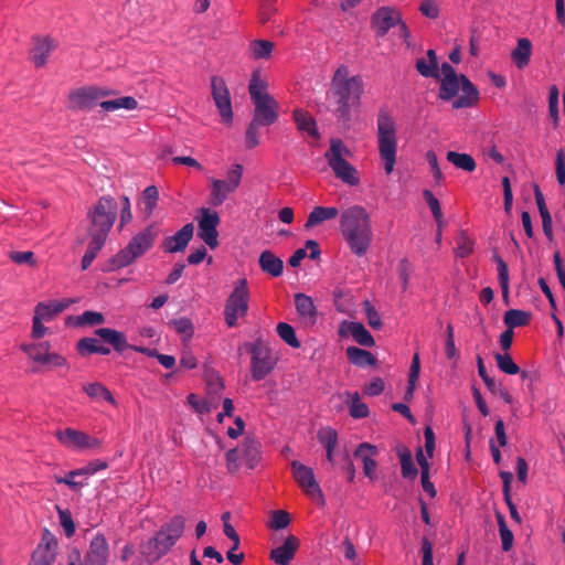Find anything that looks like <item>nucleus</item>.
Wrapping results in <instances>:
<instances>
[{
  "instance_id": "f257e3e1",
  "label": "nucleus",
  "mask_w": 565,
  "mask_h": 565,
  "mask_svg": "<svg viewBox=\"0 0 565 565\" xmlns=\"http://www.w3.org/2000/svg\"><path fill=\"white\" fill-rule=\"evenodd\" d=\"M364 92L363 79L359 75L349 76V68L340 65L331 81L330 94L333 99V114L338 121L349 125L352 108L360 104Z\"/></svg>"
},
{
  "instance_id": "f03ea898",
  "label": "nucleus",
  "mask_w": 565,
  "mask_h": 565,
  "mask_svg": "<svg viewBox=\"0 0 565 565\" xmlns=\"http://www.w3.org/2000/svg\"><path fill=\"white\" fill-rule=\"evenodd\" d=\"M339 226L350 250L359 257L365 255L373 239L367 211L361 205L345 209L341 214Z\"/></svg>"
},
{
  "instance_id": "7ed1b4c3",
  "label": "nucleus",
  "mask_w": 565,
  "mask_h": 565,
  "mask_svg": "<svg viewBox=\"0 0 565 565\" xmlns=\"http://www.w3.org/2000/svg\"><path fill=\"white\" fill-rule=\"evenodd\" d=\"M376 137L380 158L384 161L385 172L390 174L396 163L397 136L395 119L386 108H380L377 113Z\"/></svg>"
},
{
  "instance_id": "20e7f679",
  "label": "nucleus",
  "mask_w": 565,
  "mask_h": 565,
  "mask_svg": "<svg viewBox=\"0 0 565 565\" xmlns=\"http://www.w3.org/2000/svg\"><path fill=\"white\" fill-rule=\"evenodd\" d=\"M118 204L110 195L102 196L88 212L90 238L106 242L108 234L117 218Z\"/></svg>"
},
{
  "instance_id": "39448f33",
  "label": "nucleus",
  "mask_w": 565,
  "mask_h": 565,
  "mask_svg": "<svg viewBox=\"0 0 565 565\" xmlns=\"http://www.w3.org/2000/svg\"><path fill=\"white\" fill-rule=\"evenodd\" d=\"M350 156V149L339 138L331 139L330 147L324 152V158L335 178L350 186H356L360 183V175L355 167L347 160Z\"/></svg>"
},
{
  "instance_id": "423d86ee",
  "label": "nucleus",
  "mask_w": 565,
  "mask_h": 565,
  "mask_svg": "<svg viewBox=\"0 0 565 565\" xmlns=\"http://www.w3.org/2000/svg\"><path fill=\"white\" fill-rule=\"evenodd\" d=\"M158 234L159 230L154 224L148 225L136 234L129 244L114 257V265L116 267H124L131 264L153 246Z\"/></svg>"
},
{
  "instance_id": "0eeeda50",
  "label": "nucleus",
  "mask_w": 565,
  "mask_h": 565,
  "mask_svg": "<svg viewBox=\"0 0 565 565\" xmlns=\"http://www.w3.org/2000/svg\"><path fill=\"white\" fill-rule=\"evenodd\" d=\"M109 557V545L102 533H97L89 543L84 559L77 548H72L67 556V565H107Z\"/></svg>"
},
{
  "instance_id": "6e6552de",
  "label": "nucleus",
  "mask_w": 565,
  "mask_h": 565,
  "mask_svg": "<svg viewBox=\"0 0 565 565\" xmlns=\"http://www.w3.org/2000/svg\"><path fill=\"white\" fill-rule=\"evenodd\" d=\"M247 345L252 353V377L254 381H260L274 370L276 360L273 358L270 349L262 340H256Z\"/></svg>"
},
{
  "instance_id": "1a4fd4ad",
  "label": "nucleus",
  "mask_w": 565,
  "mask_h": 565,
  "mask_svg": "<svg viewBox=\"0 0 565 565\" xmlns=\"http://www.w3.org/2000/svg\"><path fill=\"white\" fill-rule=\"evenodd\" d=\"M292 476L303 492L313 500L324 504V497L319 483L316 480L313 470L298 460L290 463Z\"/></svg>"
},
{
  "instance_id": "9d476101",
  "label": "nucleus",
  "mask_w": 565,
  "mask_h": 565,
  "mask_svg": "<svg viewBox=\"0 0 565 565\" xmlns=\"http://www.w3.org/2000/svg\"><path fill=\"white\" fill-rule=\"evenodd\" d=\"M248 298L246 285H238L230 295L224 309L225 321L230 328L235 327L237 319L247 313Z\"/></svg>"
},
{
  "instance_id": "9b49d317",
  "label": "nucleus",
  "mask_w": 565,
  "mask_h": 565,
  "mask_svg": "<svg viewBox=\"0 0 565 565\" xmlns=\"http://www.w3.org/2000/svg\"><path fill=\"white\" fill-rule=\"evenodd\" d=\"M109 94L108 89L96 86L77 88L68 96L70 108L74 110L90 109L97 105L100 98Z\"/></svg>"
},
{
  "instance_id": "f8f14e48",
  "label": "nucleus",
  "mask_w": 565,
  "mask_h": 565,
  "mask_svg": "<svg viewBox=\"0 0 565 565\" xmlns=\"http://www.w3.org/2000/svg\"><path fill=\"white\" fill-rule=\"evenodd\" d=\"M212 97L220 113L222 121L231 124L233 121V110L230 90L222 77L213 76L211 79Z\"/></svg>"
},
{
  "instance_id": "ddd939ff",
  "label": "nucleus",
  "mask_w": 565,
  "mask_h": 565,
  "mask_svg": "<svg viewBox=\"0 0 565 565\" xmlns=\"http://www.w3.org/2000/svg\"><path fill=\"white\" fill-rule=\"evenodd\" d=\"M200 213L199 236L207 246L215 248L218 245L216 228L221 222L218 213L206 207H201Z\"/></svg>"
},
{
  "instance_id": "4468645a",
  "label": "nucleus",
  "mask_w": 565,
  "mask_h": 565,
  "mask_svg": "<svg viewBox=\"0 0 565 565\" xmlns=\"http://www.w3.org/2000/svg\"><path fill=\"white\" fill-rule=\"evenodd\" d=\"M56 437L64 446L76 450L97 449L102 445L99 439L73 428L56 431Z\"/></svg>"
},
{
  "instance_id": "2eb2a0df",
  "label": "nucleus",
  "mask_w": 565,
  "mask_h": 565,
  "mask_svg": "<svg viewBox=\"0 0 565 565\" xmlns=\"http://www.w3.org/2000/svg\"><path fill=\"white\" fill-rule=\"evenodd\" d=\"M255 108L253 114V120L263 125L270 126L278 119V103L274 97H263L262 99L253 102Z\"/></svg>"
},
{
  "instance_id": "dca6fc26",
  "label": "nucleus",
  "mask_w": 565,
  "mask_h": 565,
  "mask_svg": "<svg viewBox=\"0 0 565 565\" xmlns=\"http://www.w3.org/2000/svg\"><path fill=\"white\" fill-rule=\"evenodd\" d=\"M401 14L391 7H381L372 15V26L376 35L383 38L390 29L401 22Z\"/></svg>"
},
{
  "instance_id": "f3484780",
  "label": "nucleus",
  "mask_w": 565,
  "mask_h": 565,
  "mask_svg": "<svg viewBox=\"0 0 565 565\" xmlns=\"http://www.w3.org/2000/svg\"><path fill=\"white\" fill-rule=\"evenodd\" d=\"M163 534L158 532L140 547L141 555L150 564L159 561L172 547L171 542H168Z\"/></svg>"
},
{
  "instance_id": "a211bd4d",
  "label": "nucleus",
  "mask_w": 565,
  "mask_h": 565,
  "mask_svg": "<svg viewBox=\"0 0 565 565\" xmlns=\"http://www.w3.org/2000/svg\"><path fill=\"white\" fill-rule=\"evenodd\" d=\"M57 546V541L45 534L33 552L29 565H52L56 557Z\"/></svg>"
},
{
  "instance_id": "6ab92c4d",
  "label": "nucleus",
  "mask_w": 565,
  "mask_h": 565,
  "mask_svg": "<svg viewBox=\"0 0 565 565\" xmlns=\"http://www.w3.org/2000/svg\"><path fill=\"white\" fill-rule=\"evenodd\" d=\"M300 546V541L295 535H288L285 542L270 551L269 558L277 565H289Z\"/></svg>"
},
{
  "instance_id": "aec40b11",
  "label": "nucleus",
  "mask_w": 565,
  "mask_h": 565,
  "mask_svg": "<svg viewBox=\"0 0 565 565\" xmlns=\"http://www.w3.org/2000/svg\"><path fill=\"white\" fill-rule=\"evenodd\" d=\"M193 224L188 223L174 235L164 238L162 249L167 253H177L185 249L193 236Z\"/></svg>"
},
{
  "instance_id": "412c9836",
  "label": "nucleus",
  "mask_w": 565,
  "mask_h": 565,
  "mask_svg": "<svg viewBox=\"0 0 565 565\" xmlns=\"http://www.w3.org/2000/svg\"><path fill=\"white\" fill-rule=\"evenodd\" d=\"M377 454V448L369 443H362L354 450V457L363 462L364 475L371 480L376 478V461L374 457Z\"/></svg>"
},
{
  "instance_id": "4be33fe9",
  "label": "nucleus",
  "mask_w": 565,
  "mask_h": 565,
  "mask_svg": "<svg viewBox=\"0 0 565 565\" xmlns=\"http://www.w3.org/2000/svg\"><path fill=\"white\" fill-rule=\"evenodd\" d=\"M460 79V89L462 90V95L452 102V108L455 109L472 107L479 102L478 88L469 81L466 75L461 74Z\"/></svg>"
},
{
  "instance_id": "5701e85b",
  "label": "nucleus",
  "mask_w": 565,
  "mask_h": 565,
  "mask_svg": "<svg viewBox=\"0 0 565 565\" xmlns=\"http://www.w3.org/2000/svg\"><path fill=\"white\" fill-rule=\"evenodd\" d=\"M295 306L298 316L306 326H313L317 321V309L311 297L305 294L295 295Z\"/></svg>"
},
{
  "instance_id": "b1692460",
  "label": "nucleus",
  "mask_w": 565,
  "mask_h": 565,
  "mask_svg": "<svg viewBox=\"0 0 565 565\" xmlns=\"http://www.w3.org/2000/svg\"><path fill=\"white\" fill-rule=\"evenodd\" d=\"M95 334L106 343L110 344L118 353H121L125 350L131 348V345L127 342L126 335L118 330L110 328H99L95 330Z\"/></svg>"
},
{
  "instance_id": "393cba45",
  "label": "nucleus",
  "mask_w": 565,
  "mask_h": 565,
  "mask_svg": "<svg viewBox=\"0 0 565 565\" xmlns=\"http://www.w3.org/2000/svg\"><path fill=\"white\" fill-rule=\"evenodd\" d=\"M260 269L273 278L279 277L284 271V262L273 252L266 249L258 258Z\"/></svg>"
},
{
  "instance_id": "a878e982",
  "label": "nucleus",
  "mask_w": 565,
  "mask_h": 565,
  "mask_svg": "<svg viewBox=\"0 0 565 565\" xmlns=\"http://www.w3.org/2000/svg\"><path fill=\"white\" fill-rule=\"evenodd\" d=\"M55 47V43L51 38H34L32 49V61L36 67L43 66L50 53Z\"/></svg>"
},
{
  "instance_id": "bb28decb",
  "label": "nucleus",
  "mask_w": 565,
  "mask_h": 565,
  "mask_svg": "<svg viewBox=\"0 0 565 565\" xmlns=\"http://www.w3.org/2000/svg\"><path fill=\"white\" fill-rule=\"evenodd\" d=\"M292 119L296 124L297 129L301 134H308L309 136L316 139L320 137L317 122L308 111L303 109H295L292 113Z\"/></svg>"
},
{
  "instance_id": "cd10ccee",
  "label": "nucleus",
  "mask_w": 565,
  "mask_h": 565,
  "mask_svg": "<svg viewBox=\"0 0 565 565\" xmlns=\"http://www.w3.org/2000/svg\"><path fill=\"white\" fill-rule=\"evenodd\" d=\"M338 215L339 210L334 206H316L309 213L305 228L310 230L326 221L334 220Z\"/></svg>"
},
{
  "instance_id": "c85d7f7f",
  "label": "nucleus",
  "mask_w": 565,
  "mask_h": 565,
  "mask_svg": "<svg viewBox=\"0 0 565 565\" xmlns=\"http://www.w3.org/2000/svg\"><path fill=\"white\" fill-rule=\"evenodd\" d=\"M318 441L324 447L327 460L334 463V448L338 443V434L331 427H322L317 434Z\"/></svg>"
},
{
  "instance_id": "c756f323",
  "label": "nucleus",
  "mask_w": 565,
  "mask_h": 565,
  "mask_svg": "<svg viewBox=\"0 0 565 565\" xmlns=\"http://www.w3.org/2000/svg\"><path fill=\"white\" fill-rule=\"evenodd\" d=\"M532 54V43L526 38L518 40L516 47L512 51L511 56L519 70H523L530 63Z\"/></svg>"
},
{
  "instance_id": "7c9ffc66",
  "label": "nucleus",
  "mask_w": 565,
  "mask_h": 565,
  "mask_svg": "<svg viewBox=\"0 0 565 565\" xmlns=\"http://www.w3.org/2000/svg\"><path fill=\"white\" fill-rule=\"evenodd\" d=\"M344 326L359 344L364 347H373L375 344L374 338L361 322H343L340 332L343 331Z\"/></svg>"
},
{
  "instance_id": "2f4dec72",
  "label": "nucleus",
  "mask_w": 565,
  "mask_h": 565,
  "mask_svg": "<svg viewBox=\"0 0 565 565\" xmlns=\"http://www.w3.org/2000/svg\"><path fill=\"white\" fill-rule=\"evenodd\" d=\"M21 350L28 354V356L34 362L46 364L47 356L50 354L51 344L47 341L39 343H23Z\"/></svg>"
},
{
  "instance_id": "473e14b6",
  "label": "nucleus",
  "mask_w": 565,
  "mask_h": 565,
  "mask_svg": "<svg viewBox=\"0 0 565 565\" xmlns=\"http://www.w3.org/2000/svg\"><path fill=\"white\" fill-rule=\"evenodd\" d=\"M260 444L254 438L246 437L242 445V457L249 469H254L260 460Z\"/></svg>"
},
{
  "instance_id": "72a5a7b5",
  "label": "nucleus",
  "mask_w": 565,
  "mask_h": 565,
  "mask_svg": "<svg viewBox=\"0 0 565 565\" xmlns=\"http://www.w3.org/2000/svg\"><path fill=\"white\" fill-rule=\"evenodd\" d=\"M347 358L352 364L360 367L374 366L377 363L376 358L370 351L356 347L347 349Z\"/></svg>"
},
{
  "instance_id": "f704fd0d",
  "label": "nucleus",
  "mask_w": 565,
  "mask_h": 565,
  "mask_svg": "<svg viewBox=\"0 0 565 565\" xmlns=\"http://www.w3.org/2000/svg\"><path fill=\"white\" fill-rule=\"evenodd\" d=\"M236 191L235 188L230 185L228 181L214 179L212 180L211 203L218 206L225 202L230 193Z\"/></svg>"
},
{
  "instance_id": "c9c22d12",
  "label": "nucleus",
  "mask_w": 565,
  "mask_h": 565,
  "mask_svg": "<svg viewBox=\"0 0 565 565\" xmlns=\"http://www.w3.org/2000/svg\"><path fill=\"white\" fill-rule=\"evenodd\" d=\"M184 525V518L182 515H177L171 519L169 523L164 524L159 532L164 533L163 536L168 542H171V545L173 546L177 540L182 535Z\"/></svg>"
},
{
  "instance_id": "e433bc0d",
  "label": "nucleus",
  "mask_w": 565,
  "mask_h": 565,
  "mask_svg": "<svg viewBox=\"0 0 565 565\" xmlns=\"http://www.w3.org/2000/svg\"><path fill=\"white\" fill-rule=\"evenodd\" d=\"M67 306L60 301L40 302L35 306L34 315L45 321L52 320L57 313L65 310Z\"/></svg>"
},
{
  "instance_id": "4c0bfd02",
  "label": "nucleus",
  "mask_w": 565,
  "mask_h": 565,
  "mask_svg": "<svg viewBox=\"0 0 565 565\" xmlns=\"http://www.w3.org/2000/svg\"><path fill=\"white\" fill-rule=\"evenodd\" d=\"M83 391L93 399L103 398L104 401L116 405V399L114 398L111 392L102 383H87L83 385Z\"/></svg>"
},
{
  "instance_id": "58836bf2",
  "label": "nucleus",
  "mask_w": 565,
  "mask_h": 565,
  "mask_svg": "<svg viewBox=\"0 0 565 565\" xmlns=\"http://www.w3.org/2000/svg\"><path fill=\"white\" fill-rule=\"evenodd\" d=\"M99 106L106 111H115L118 109H136L138 102L135 97L124 96L111 100L100 102Z\"/></svg>"
},
{
  "instance_id": "ea45409f",
  "label": "nucleus",
  "mask_w": 565,
  "mask_h": 565,
  "mask_svg": "<svg viewBox=\"0 0 565 565\" xmlns=\"http://www.w3.org/2000/svg\"><path fill=\"white\" fill-rule=\"evenodd\" d=\"M447 160L450 163H452L456 168L461 169L467 172H472L477 167L473 157L468 153L448 151Z\"/></svg>"
},
{
  "instance_id": "a19ab883",
  "label": "nucleus",
  "mask_w": 565,
  "mask_h": 565,
  "mask_svg": "<svg viewBox=\"0 0 565 565\" xmlns=\"http://www.w3.org/2000/svg\"><path fill=\"white\" fill-rule=\"evenodd\" d=\"M398 457L401 460L402 476L406 479H415L418 475V470L415 467L412 458V452L406 447L398 449Z\"/></svg>"
},
{
  "instance_id": "79ce46f5",
  "label": "nucleus",
  "mask_w": 565,
  "mask_h": 565,
  "mask_svg": "<svg viewBox=\"0 0 565 565\" xmlns=\"http://www.w3.org/2000/svg\"><path fill=\"white\" fill-rule=\"evenodd\" d=\"M531 315L519 309H510L504 313L503 321L510 329L529 324Z\"/></svg>"
},
{
  "instance_id": "37998d69",
  "label": "nucleus",
  "mask_w": 565,
  "mask_h": 565,
  "mask_svg": "<svg viewBox=\"0 0 565 565\" xmlns=\"http://www.w3.org/2000/svg\"><path fill=\"white\" fill-rule=\"evenodd\" d=\"M254 60H267L274 50V43L268 40H254L249 44Z\"/></svg>"
},
{
  "instance_id": "c03bdc74",
  "label": "nucleus",
  "mask_w": 565,
  "mask_h": 565,
  "mask_svg": "<svg viewBox=\"0 0 565 565\" xmlns=\"http://www.w3.org/2000/svg\"><path fill=\"white\" fill-rule=\"evenodd\" d=\"M461 79L459 77L440 79L439 98L450 100L455 98L460 89Z\"/></svg>"
},
{
  "instance_id": "a18cd8bd",
  "label": "nucleus",
  "mask_w": 565,
  "mask_h": 565,
  "mask_svg": "<svg viewBox=\"0 0 565 565\" xmlns=\"http://www.w3.org/2000/svg\"><path fill=\"white\" fill-rule=\"evenodd\" d=\"M159 200V190L156 185L147 186L142 192L143 211L147 217H150Z\"/></svg>"
},
{
  "instance_id": "49530a36",
  "label": "nucleus",
  "mask_w": 565,
  "mask_h": 565,
  "mask_svg": "<svg viewBox=\"0 0 565 565\" xmlns=\"http://www.w3.org/2000/svg\"><path fill=\"white\" fill-rule=\"evenodd\" d=\"M350 397L349 402V413L353 418H365L369 415V407L366 404L361 402L360 395L358 392L347 393Z\"/></svg>"
},
{
  "instance_id": "de8ad7c7",
  "label": "nucleus",
  "mask_w": 565,
  "mask_h": 565,
  "mask_svg": "<svg viewBox=\"0 0 565 565\" xmlns=\"http://www.w3.org/2000/svg\"><path fill=\"white\" fill-rule=\"evenodd\" d=\"M495 516H497V521H498V525H499V533H500V537H501V542H502V550L504 552H509L513 546V541H514L513 533L508 527V525L505 523L504 515L502 513L497 512Z\"/></svg>"
},
{
  "instance_id": "09e8293b",
  "label": "nucleus",
  "mask_w": 565,
  "mask_h": 565,
  "mask_svg": "<svg viewBox=\"0 0 565 565\" xmlns=\"http://www.w3.org/2000/svg\"><path fill=\"white\" fill-rule=\"evenodd\" d=\"M277 333L281 340H284L291 348H300V341L296 337L295 329L286 322H279L277 324Z\"/></svg>"
},
{
  "instance_id": "8fccbe9b",
  "label": "nucleus",
  "mask_w": 565,
  "mask_h": 565,
  "mask_svg": "<svg viewBox=\"0 0 565 565\" xmlns=\"http://www.w3.org/2000/svg\"><path fill=\"white\" fill-rule=\"evenodd\" d=\"M494 359L497 362V366L503 373L509 374V375H515V374L520 373L519 365L512 360L510 354L495 353Z\"/></svg>"
},
{
  "instance_id": "3c124183",
  "label": "nucleus",
  "mask_w": 565,
  "mask_h": 565,
  "mask_svg": "<svg viewBox=\"0 0 565 565\" xmlns=\"http://www.w3.org/2000/svg\"><path fill=\"white\" fill-rule=\"evenodd\" d=\"M170 323L174 330L183 337L184 340H190L192 338L194 327L189 318L181 317L172 320Z\"/></svg>"
},
{
  "instance_id": "603ef678",
  "label": "nucleus",
  "mask_w": 565,
  "mask_h": 565,
  "mask_svg": "<svg viewBox=\"0 0 565 565\" xmlns=\"http://www.w3.org/2000/svg\"><path fill=\"white\" fill-rule=\"evenodd\" d=\"M248 90L252 102L262 99L263 97L270 96L266 92V84L257 76V74L253 75Z\"/></svg>"
},
{
  "instance_id": "864d4df0",
  "label": "nucleus",
  "mask_w": 565,
  "mask_h": 565,
  "mask_svg": "<svg viewBox=\"0 0 565 565\" xmlns=\"http://www.w3.org/2000/svg\"><path fill=\"white\" fill-rule=\"evenodd\" d=\"M423 196H424L427 205L429 206V209L437 222V225H439V227L443 226V223H444L443 222V212H441L439 201L435 198L433 192L429 190H424Z\"/></svg>"
},
{
  "instance_id": "5fc2aeb1",
  "label": "nucleus",
  "mask_w": 565,
  "mask_h": 565,
  "mask_svg": "<svg viewBox=\"0 0 565 565\" xmlns=\"http://www.w3.org/2000/svg\"><path fill=\"white\" fill-rule=\"evenodd\" d=\"M105 242L90 238L87 250L85 252L82 259V267L86 269L95 259L97 253L103 248Z\"/></svg>"
},
{
  "instance_id": "6e6d98bb",
  "label": "nucleus",
  "mask_w": 565,
  "mask_h": 565,
  "mask_svg": "<svg viewBox=\"0 0 565 565\" xmlns=\"http://www.w3.org/2000/svg\"><path fill=\"white\" fill-rule=\"evenodd\" d=\"M105 318L103 313L96 311H84L82 315L75 317L76 326H97L104 323Z\"/></svg>"
},
{
  "instance_id": "4d7b16f0",
  "label": "nucleus",
  "mask_w": 565,
  "mask_h": 565,
  "mask_svg": "<svg viewBox=\"0 0 565 565\" xmlns=\"http://www.w3.org/2000/svg\"><path fill=\"white\" fill-rule=\"evenodd\" d=\"M79 476H83L79 473V469H75L70 471L66 477L55 476L54 480L56 483H64L68 486L73 491H79L86 484L85 482L76 480V477Z\"/></svg>"
},
{
  "instance_id": "13d9d810",
  "label": "nucleus",
  "mask_w": 565,
  "mask_h": 565,
  "mask_svg": "<svg viewBox=\"0 0 565 565\" xmlns=\"http://www.w3.org/2000/svg\"><path fill=\"white\" fill-rule=\"evenodd\" d=\"M416 70L424 77H431L435 79L440 78L438 66L430 64L429 61H426L425 58H418L416 61Z\"/></svg>"
},
{
  "instance_id": "bf43d9fd",
  "label": "nucleus",
  "mask_w": 565,
  "mask_h": 565,
  "mask_svg": "<svg viewBox=\"0 0 565 565\" xmlns=\"http://www.w3.org/2000/svg\"><path fill=\"white\" fill-rule=\"evenodd\" d=\"M56 509L58 513L60 524L63 527L65 535L67 537L73 536L75 533V523L73 521L72 513L70 512V510H63L58 507Z\"/></svg>"
},
{
  "instance_id": "052dcab7",
  "label": "nucleus",
  "mask_w": 565,
  "mask_h": 565,
  "mask_svg": "<svg viewBox=\"0 0 565 565\" xmlns=\"http://www.w3.org/2000/svg\"><path fill=\"white\" fill-rule=\"evenodd\" d=\"M262 125L252 119L245 132V146L247 149H253L259 145L258 128Z\"/></svg>"
},
{
  "instance_id": "680f3d73",
  "label": "nucleus",
  "mask_w": 565,
  "mask_h": 565,
  "mask_svg": "<svg viewBox=\"0 0 565 565\" xmlns=\"http://www.w3.org/2000/svg\"><path fill=\"white\" fill-rule=\"evenodd\" d=\"M99 342L95 338H82L77 342V351L81 355L97 354Z\"/></svg>"
},
{
  "instance_id": "e2e57ef3",
  "label": "nucleus",
  "mask_w": 565,
  "mask_h": 565,
  "mask_svg": "<svg viewBox=\"0 0 565 565\" xmlns=\"http://www.w3.org/2000/svg\"><path fill=\"white\" fill-rule=\"evenodd\" d=\"M456 248H455V254L457 257H467L471 254L472 252V247H473V242L468 237L466 236L463 233H461L457 239H456Z\"/></svg>"
},
{
  "instance_id": "0e129e2a",
  "label": "nucleus",
  "mask_w": 565,
  "mask_h": 565,
  "mask_svg": "<svg viewBox=\"0 0 565 565\" xmlns=\"http://www.w3.org/2000/svg\"><path fill=\"white\" fill-rule=\"evenodd\" d=\"M290 515L284 510H275L271 513V521L269 527L274 530H281L290 524Z\"/></svg>"
},
{
  "instance_id": "69168bd1",
  "label": "nucleus",
  "mask_w": 565,
  "mask_h": 565,
  "mask_svg": "<svg viewBox=\"0 0 565 565\" xmlns=\"http://www.w3.org/2000/svg\"><path fill=\"white\" fill-rule=\"evenodd\" d=\"M277 0H262L259 7V21L265 24L271 20L273 14L277 12Z\"/></svg>"
},
{
  "instance_id": "338daca9",
  "label": "nucleus",
  "mask_w": 565,
  "mask_h": 565,
  "mask_svg": "<svg viewBox=\"0 0 565 565\" xmlns=\"http://www.w3.org/2000/svg\"><path fill=\"white\" fill-rule=\"evenodd\" d=\"M363 305L369 326L375 330L381 329L382 320L376 309L371 305L369 300H365Z\"/></svg>"
},
{
  "instance_id": "774afa93",
  "label": "nucleus",
  "mask_w": 565,
  "mask_h": 565,
  "mask_svg": "<svg viewBox=\"0 0 565 565\" xmlns=\"http://www.w3.org/2000/svg\"><path fill=\"white\" fill-rule=\"evenodd\" d=\"M556 180L559 185H565V151L559 149L555 159Z\"/></svg>"
}]
</instances>
